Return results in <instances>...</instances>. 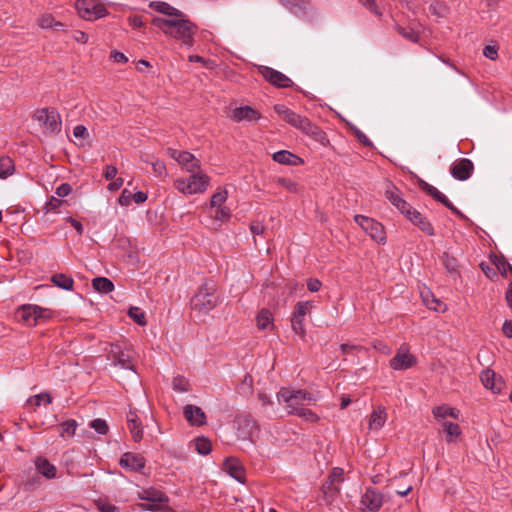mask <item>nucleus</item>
Instances as JSON below:
<instances>
[{
  "label": "nucleus",
  "instance_id": "f257e3e1",
  "mask_svg": "<svg viewBox=\"0 0 512 512\" xmlns=\"http://www.w3.org/2000/svg\"><path fill=\"white\" fill-rule=\"evenodd\" d=\"M155 11L166 15V18L155 17L152 24L159 28L165 35L181 41L183 45L192 47L194 35L198 27L181 10L164 1H153L149 5Z\"/></svg>",
  "mask_w": 512,
  "mask_h": 512
},
{
  "label": "nucleus",
  "instance_id": "f03ea898",
  "mask_svg": "<svg viewBox=\"0 0 512 512\" xmlns=\"http://www.w3.org/2000/svg\"><path fill=\"white\" fill-rule=\"evenodd\" d=\"M220 302L217 294V285L213 280L205 281L191 298L190 305L193 312L199 315H207Z\"/></svg>",
  "mask_w": 512,
  "mask_h": 512
},
{
  "label": "nucleus",
  "instance_id": "7ed1b4c3",
  "mask_svg": "<svg viewBox=\"0 0 512 512\" xmlns=\"http://www.w3.org/2000/svg\"><path fill=\"white\" fill-rule=\"evenodd\" d=\"M278 401L286 404L289 414H295L305 404L315 401L314 396L305 390H290L282 388L277 394Z\"/></svg>",
  "mask_w": 512,
  "mask_h": 512
},
{
  "label": "nucleus",
  "instance_id": "20e7f679",
  "mask_svg": "<svg viewBox=\"0 0 512 512\" xmlns=\"http://www.w3.org/2000/svg\"><path fill=\"white\" fill-rule=\"evenodd\" d=\"M188 179L178 178L174 181V187L183 194H197L206 191L209 186V177L201 171L190 173Z\"/></svg>",
  "mask_w": 512,
  "mask_h": 512
},
{
  "label": "nucleus",
  "instance_id": "39448f33",
  "mask_svg": "<svg viewBox=\"0 0 512 512\" xmlns=\"http://www.w3.org/2000/svg\"><path fill=\"white\" fill-rule=\"evenodd\" d=\"M15 318L18 322L26 326H36L41 321H46L50 318V312L47 309L41 308L37 305H23L15 312Z\"/></svg>",
  "mask_w": 512,
  "mask_h": 512
},
{
  "label": "nucleus",
  "instance_id": "423d86ee",
  "mask_svg": "<svg viewBox=\"0 0 512 512\" xmlns=\"http://www.w3.org/2000/svg\"><path fill=\"white\" fill-rule=\"evenodd\" d=\"M75 7L85 20L92 21L107 15L105 6L99 0H77Z\"/></svg>",
  "mask_w": 512,
  "mask_h": 512
},
{
  "label": "nucleus",
  "instance_id": "0eeeda50",
  "mask_svg": "<svg viewBox=\"0 0 512 512\" xmlns=\"http://www.w3.org/2000/svg\"><path fill=\"white\" fill-rule=\"evenodd\" d=\"M314 308L313 301H299L296 303L294 310L291 315V327L292 330L299 335L301 338H304L306 335V330L304 326L305 316Z\"/></svg>",
  "mask_w": 512,
  "mask_h": 512
},
{
  "label": "nucleus",
  "instance_id": "6e6552de",
  "mask_svg": "<svg viewBox=\"0 0 512 512\" xmlns=\"http://www.w3.org/2000/svg\"><path fill=\"white\" fill-rule=\"evenodd\" d=\"M34 119L53 134L61 131L62 122L59 113L53 108L38 109L34 114Z\"/></svg>",
  "mask_w": 512,
  "mask_h": 512
},
{
  "label": "nucleus",
  "instance_id": "1a4fd4ad",
  "mask_svg": "<svg viewBox=\"0 0 512 512\" xmlns=\"http://www.w3.org/2000/svg\"><path fill=\"white\" fill-rule=\"evenodd\" d=\"M386 502V497L377 488L367 487L360 499L361 509L365 512H377Z\"/></svg>",
  "mask_w": 512,
  "mask_h": 512
},
{
  "label": "nucleus",
  "instance_id": "9d476101",
  "mask_svg": "<svg viewBox=\"0 0 512 512\" xmlns=\"http://www.w3.org/2000/svg\"><path fill=\"white\" fill-rule=\"evenodd\" d=\"M354 220L374 241L377 243L385 242V231L381 223L363 215H356Z\"/></svg>",
  "mask_w": 512,
  "mask_h": 512
},
{
  "label": "nucleus",
  "instance_id": "9b49d317",
  "mask_svg": "<svg viewBox=\"0 0 512 512\" xmlns=\"http://www.w3.org/2000/svg\"><path fill=\"white\" fill-rule=\"evenodd\" d=\"M139 498L144 501L151 502L152 504L146 507L147 510L154 512H165L168 509L166 503L168 497L157 489H146L139 493Z\"/></svg>",
  "mask_w": 512,
  "mask_h": 512
},
{
  "label": "nucleus",
  "instance_id": "f8f14e48",
  "mask_svg": "<svg viewBox=\"0 0 512 512\" xmlns=\"http://www.w3.org/2000/svg\"><path fill=\"white\" fill-rule=\"evenodd\" d=\"M108 358L112 360V364L115 366H120L123 369L134 370L130 350H124L119 345L111 344L108 352Z\"/></svg>",
  "mask_w": 512,
  "mask_h": 512
},
{
  "label": "nucleus",
  "instance_id": "ddd939ff",
  "mask_svg": "<svg viewBox=\"0 0 512 512\" xmlns=\"http://www.w3.org/2000/svg\"><path fill=\"white\" fill-rule=\"evenodd\" d=\"M474 171V164L468 158H460L455 160L450 166V174L459 181L468 180Z\"/></svg>",
  "mask_w": 512,
  "mask_h": 512
},
{
  "label": "nucleus",
  "instance_id": "4468645a",
  "mask_svg": "<svg viewBox=\"0 0 512 512\" xmlns=\"http://www.w3.org/2000/svg\"><path fill=\"white\" fill-rule=\"evenodd\" d=\"M259 72L265 80L276 87L287 88L293 86V81L289 77L271 67L261 66Z\"/></svg>",
  "mask_w": 512,
  "mask_h": 512
},
{
  "label": "nucleus",
  "instance_id": "2eb2a0df",
  "mask_svg": "<svg viewBox=\"0 0 512 512\" xmlns=\"http://www.w3.org/2000/svg\"><path fill=\"white\" fill-rule=\"evenodd\" d=\"M404 216L422 232L429 236L435 235L434 228L430 221L412 206L404 213Z\"/></svg>",
  "mask_w": 512,
  "mask_h": 512
},
{
  "label": "nucleus",
  "instance_id": "dca6fc26",
  "mask_svg": "<svg viewBox=\"0 0 512 512\" xmlns=\"http://www.w3.org/2000/svg\"><path fill=\"white\" fill-rule=\"evenodd\" d=\"M145 458L139 453L126 452L119 461L122 468L133 472H139L145 467Z\"/></svg>",
  "mask_w": 512,
  "mask_h": 512
},
{
  "label": "nucleus",
  "instance_id": "f3484780",
  "mask_svg": "<svg viewBox=\"0 0 512 512\" xmlns=\"http://www.w3.org/2000/svg\"><path fill=\"white\" fill-rule=\"evenodd\" d=\"M480 379L485 388L490 389L493 393L498 394L502 391L505 383L501 377H498L493 370L486 369L481 375Z\"/></svg>",
  "mask_w": 512,
  "mask_h": 512
},
{
  "label": "nucleus",
  "instance_id": "a211bd4d",
  "mask_svg": "<svg viewBox=\"0 0 512 512\" xmlns=\"http://www.w3.org/2000/svg\"><path fill=\"white\" fill-rule=\"evenodd\" d=\"M225 471L237 480L239 483L244 484L246 481L245 469L242 463L234 457H228L224 461Z\"/></svg>",
  "mask_w": 512,
  "mask_h": 512
},
{
  "label": "nucleus",
  "instance_id": "6ab92c4d",
  "mask_svg": "<svg viewBox=\"0 0 512 512\" xmlns=\"http://www.w3.org/2000/svg\"><path fill=\"white\" fill-rule=\"evenodd\" d=\"M183 415L192 426H202L206 423V415L198 406L192 404L184 406Z\"/></svg>",
  "mask_w": 512,
  "mask_h": 512
},
{
  "label": "nucleus",
  "instance_id": "aec40b11",
  "mask_svg": "<svg viewBox=\"0 0 512 512\" xmlns=\"http://www.w3.org/2000/svg\"><path fill=\"white\" fill-rule=\"evenodd\" d=\"M34 465L39 474H41L46 479H55L57 477V468L55 465L50 463L44 457H36L34 460Z\"/></svg>",
  "mask_w": 512,
  "mask_h": 512
},
{
  "label": "nucleus",
  "instance_id": "412c9836",
  "mask_svg": "<svg viewBox=\"0 0 512 512\" xmlns=\"http://www.w3.org/2000/svg\"><path fill=\"white\" fill-rule=\"evenodd\" d=\"M127 427L130 431V434L132 436V439L135 442H139L143 438V429L141 426L140 419L136 412L130 411L127 414Z\"/></svg>",
  "mask_w": 512,
  "mask_h": 512
},
{
  "label": "nucleus",
  "instance_id": "4be33fe9",
  "mask_svg": "<svg viewBox=\"0 0 512 512\" xmlns=\"http://www.w3.org/2000/svg\"><path fill=\"white\" fill-rule=\"evenodd\" d=\"M260 118V113L250 106L235 108L232 112V119L235 122H241L243 120L252 122Z\"/></svg>",
  "mask_w": 512,
  "mask_h": 512
},
{
  "label": "nucleus",
  "instance_id": "5701e85b",
  "mask_svg": "<svg viewBox=\"0 0 512 512\" xmlns=\"http://www.w3.org/2000/svg\"><path fill=\"white\" fill-rule=\"evenodd\" d=\"M415 358L409 353L398 352L391 360L390 366L394 370H404L415 364Z\"/></svg>",
  "mask_w": 512,
  "mask_h": 512
},
{
  "label": "nucleus",
  "instance_id": "b1692460",
  "mask_svg": "<svg viewBox=\"0 0 512 512\" xmlns=\"http://www.w3.org/2000/svg\"><path fill=\"white\" fill-rule=\"evenodd\" d=\"M178 163L188 172L194 173L199 171L200 162L199 160L190 152L182 151V154H177Z\"/></svg>",
  "mask_w": 512,
  "mask_h": 512
},
{
  "label": "nucleus",
  "instance_id": "393cba45",
  "mask_svg": "<svg viewBox=\"0 0 512 512\" xmlns=\"http://www.w3.org/2000/svg\"><path fill=\"white\" fill-rule=\"evenodd\" d=\"M295 128L301 130L303 133L314 137L315 139H319L323 132L322 130L315 124H313L308 118L300 116Z\"/></svg>",
  "mask_w": 512,
  "mask_h": 512
},
{
  "label": "nucleus",
  "instance_id": "a878e982",
  "mask_svg": "<svg viewBox=\"0 0 512 512\" xmlns=\"http://www.w3.org/2000/svg\"><path fill=\"white\" fill-rule=\"evenodd\" d=\"M386 198L404 215L410 209L411 205L407 203L398 193L395 187L389 188L385 192Z\"/></svg>",
  "mask_w": 512,
  "mask_h": 512
},
{
  "label": "nucleus",
  "instance_id": "bb28decb",
  "mask_svg": "<svg viewBox=\"0 0 512 512\" xmlns=\"http://www.w3.org/2000/svg\"><path fill=\"white\" fill-rule=\"evenodd\" d=\"M386 420H387V413H386L385 408L378 407L370 415L368 428L370 430L378 431L384 426Z\"/></svg>",
  "mask_w": 512,
  "mask_h": 512
},
{
  "label": "nucleus",
  "instance_id": "cd10ccee",
  "mask_svg": "<svg viewBox=\"0 0 512 512\" xmlns=\"http://www.w3.org/2000/svg\"><path fill=\"white\" fill-rule=\"evenodd\" d=\"M273 160L284 165L297 166L303 163V160L297 155L287 151L281 150L273 154Z\"/></svg>",
  "mask_w": 512,
  "mask_h": 512
},
{
  "label": "nucleus",
  "instance_id": "c85d7f7f",
  "mask_svg": "<svg viewBox=\"0 0 512 512\" xmlns=\"http://www.w3.org/2000/svg\"><path fill=\"white\" fill-rule=\"evenodd\" d=\"M321 490L323 493L324 501L326 503H332L340 492V485L327 479L322 485Z\"/></svg>",
  "mask_w": 512,
  "mask_h": 512
},
{
  "label": "nucleus",
  "instance_id": "c756f323",
  "mask_svg": "<svg viewBox=\"0 0 512 512\" xmlns=\"http://www.w3.org/2000/svg\"><path fill=\"white\" fill-rule=\"evenodd\" d=\"M441 427L446 434L447 442H454L461 435V428L457 423L443 421Z\"/></svg>",
  "mask_w": 512,
  "mask_h": 512
},
{
  "label": "nucleus",
  "instance_id": "7c9ffc66",
  "mask_svg": "<svg viewBox=\"0 0 512 512\" xmlns=\"http://www.w3.org/2000/svg\"><path fill=\"white\" fill-rule=\"evenodd\" d=\"M432 413L434 417L437 419H445L446 417L458 419L460 414L458 409L446 405H441L433 408Z\"/></svg>",
  "mask_w": 512,
  "mask_h": 512
},
{
  "label": "nucleus",
  "instance_id": "2f4dec72",
  "mask_svg": "<svg viewBox=\"0 0 512 512\" xmlns=\"http://www.w3.org/2000/svg\"><path fill=\"white\" fill-rule=\"evenodd\" d=\"M280 4L287 8L291 13L297 15L306 9L310 0H279Z\"/></svg>",
  "mask_w": 512,
  "mask_h": 512
},
{
  "label": "nucleus",
  "instance_id": "473e14b6",
  "mask_svg": "<svg viewBox=\"0 0 512 512\" xmlns=\"http://www.w3.org/2000/svg\"><path fill=\"white\" fill-rule=\"evenodd\" d=\"M441 262L446 271L453 277L459 274L458 272V261L455 257L449 253L444 252L441 256Z\"/></svg>",
  "mask_w": 512,
  "mask_h": 512
},
{
  "label": "nucleus",
  "instance_id": "72a5a7b5",
  "mask_svg": "<svg viewBox=\"0 0 512 512\" xmlns=\"http://www.w3.org/2000/svg\"><path fill=\"white\" fill-rule=\"evenodd\" d=\"M51 281L55 286H57L61 289L68 290V291L73 289L74 281L71 277L67 276L66 274H63V273L54 274L51 277Z\"/></svg>",
  "mask_w": 512,
  "mask_h": 512
},
{
  "label": "nucleus",
  "instance_id": "f704fd0d",
  "mask_svg": "<svg viewBox=\"0 0 512 512\" xmlns=\"http://www.w3.org/2000/svg\"><path fill=\"white\" fill-rule=\"evenodd\" d=\"M93 288L100 293H109L113 291V282L106 277H97L92 280Z\"/></svg>",
  "mask_w": 512,
  "mask_h": 512
},
{
  "label": "nucleus",
  "instance_id": "c9c22d12",
  "mask_svg": "<svg viewBox=\"0 0 512 512\" xmlns=\"http://www.w3.org/2000/svg\"><path fill=\"white\" fill-rule=\"evenodd\" d=\"M272 320L273 319H272L271 312L267 309H262L258 313L257 318H256L257 326L260 330H265L269 326L273 327Z\"/></svg>",
  "mask_w": 512,
  "mask_h": 512
},
{
  "label": "nucleus",
  "instance_id": "e433bc0d",
  "mask_svg": "<svg viewBox=\"0 0 512 512\" xmlns=\"http://www.w3.org/2000/svg\"><path fill=\"white\" fill-rule=\"evenodd\" d=\"M14 170V162L10 157H0V178H6L12 175Z\"/></svg>",
  "mask_w": 512,
  "mask_h": 512
},
{
  "label": "nucleus",
  "instance_id": "4c0bfd02",
  "mask_svg": "<svg viewBox=\"0 0 512 512\" xmlns=\"http://www.w3.org/2000/svg\"><path fill=\"white\" fill-rule=\"evenodd\" d=\"M195 450L201 455H207L210 453L212 445L210 440L205 437H199L195 439Z\"/></svg>",
  "mask_w": 512,
  "mask_h": 512
},
{
  "label": "nucleus",
  "instance_id": "58836bf2",
  "mask_svg": "<svg viewBox=\"0 0 512 512\" xmlns=\"http://www.w3.org/2000/svg\"><path fill=\"white\" fill-rule=\"evenodd\" d=\"M429 11L432 15L436 16L437 18H442L447 14L448 7L444 2L435 1L430 5Z\"/></svg>",
  "mask_w": 512,
  "mask_h": 512
},
{
  "label": "nucleus",
  "instance_id": "ea45409f",
  "mask_svg": "<svg viewBox=\"0 0 512 512\" xmlns=\"http://www.w3.org/2000/svg\"><path fill=\"white\" fill-rule=\"evenodd\" d=\"M77 422L73 419L67 420L61 424V437H72L75 434Z\"/></svg>",
  "mask_w": 512,
  "mask_h": 512
},
{
  "label": "nucleus",
  "instance_id": "a19ab883",
  "mask_svg": "<svg viewBox=\"0 0 512 512\" xmlns=\"http://www.w3.org/2000/svg\"><path fill=\"white\" fill-rule=\"evenodd\" d=\"M228 193L226 190H221L214 193L210 200V208L214 209L222 207V204L227 200Z\"/></svg>",
  "mask_w": 512,
  "mask_h": 512
},
{
  "label": "nucleus",
  "instance_id": "79ce46f5",
  "mask_svg": "<svg viewBox=\"0 0 512 512\" xmlns=\"http://www.w3.org/2000/svg\"><path fill=\"white\" fill-rule=\"evenodd\" d=\"M52 401V398L50 394L48 393H40L38 395L32 396L28 399L27 405L29 406H40L42 402H45L46 404H50Z\"/></svg>",
  "mask_w": 512,
  "mask_h": 512
},
{
  "label": "nucleus",
  "instance_id": "37998d69",
  "mask_svg": "<svg viewBox=\"0 0 512 512\" xmlns=\"http://www.w3.org/2000/svg\"><path fill=\"white\" fill-rule=\"evenodd\" d=\"M128 315L137 324L144 326L146 325L145 313L138 307H131L128 311Z\"/></svg>",
  "mask_w": 512,
  "mask_h": 512
},
{
  "label": "nucleus",
  "instance_id": "c03bdc74",
  "mask_svg": "<svg viewBox=\"0 0 512 512\" xmlns=\"http://www.w3.org/2000/svg\"><path fill=\"white\" fill-rule=\"evenodd\" d=\"M277 184L285 188L287 191L291 193H298L299 187L298 184L293 181L292 179L285 178V177H279L277 179Z\"/></svg>",
  "mask_w": 512,
  "mask_h": 512
},
{
  "label": "nucleus",
  "instance_id": "a18cd8bd",
  "mask_svg": "<svg viewBox=\"0 0 512 512\" xmlns=\"http://www.w3.org/2000/svg\"><path fill=\"white\" fill-rule=\"evenodd\" d=\"M188 386L189 384L185 377L178 375L173 378L172 387L175 391L187 392L189 389Z\"/></svg>",
  "mask_w": 512,
  "mask_h": 512
},
{
  "label": "nucleus",
  "instance_id": "49530a36",
  "mask_svg": "<svg viewBox=\"0 0 512 512\" xmlns=\"http://www.w3.org/2000/svg\"><path fill=\"white\" fill-rule=\"evenodd\" d=\"M397 31L405 39H407L411 42H418V40H419L418 33L416 31H414L412 28H405V27L398 26Z\"/></svg>",
  "mask_w": 512,
  "mask_h": 512
},
{
  "label": "nucleus",
  "instance_id": "de8ad7c7",
  "mask_svg": "<svg viewBox=\"0 0 512 512\" xmlns=\"http://www.w3.org/2000/svg\"><path fill=\"white\" fill-rule=\"evenodd\" d=\"M89 426L101 435H105L109 429L106 421L100 418L92 420Z\"/></svg>",
  "mask_w": 512,
  "mask_h": 512
},
{
  "label": "nucleus",
  "instance_id": "09e8293b",
  "mask_svg": "<svg viewBox=\"0 0 512 512\" xmlns=\"http://www.w3.org/2000/svg\"><path fill=\"white\" fill-rule=\"evenodd\" d=\"M215 209V215H214V218L215 220H218V221H227L230 216H231V212L229 210V208L227 207H217V208H214Z\"/></svg>",
  "mask_w": 512,
  "mask_h": 512
},
{
  "label": "nucleus",
  "instance_id": "8fccbe9b",
  "mask_svg": "<svg viewBox=\"0 0 512 512\" xmlns=\"http://www.w3.org/2000/svg\"><path fill=\"white\" fill-rule=\"evenodd\" d=\"M295 415H298L301 418H304L307 421L315 422L318 420V416L310 409L300 408Z\"/></svg>",
  "mask_w": 512,
  "mask_h": 512
},
{
  "label": "nucleus",
  "instance_id": "3c124183",
  "mask_svg": "<svg viewBox=\"0 0 512 512\" xmlns=\"http://www.w3.org/2000/svg\"><path fill=\"white\" fill-rule=\"evenodd\" d=\"M354 135L356 136L357 140L365 147H372L373 143L371 140L358 128L353 127L352 128Z\"/></svg>",
  "mask_w": 512,
  "mask_h": 512
},
{
  "label": "nucleus",
  "instance_id": "603ef678",
  "mask_svg": "<svg viewBox=\"0 0 512 512\" xmlns=\"http://www.w3.org/2000/svg\"><path fill=\"white\" fill-rule=\"evenodd\" d=\"M64 201L60 200L58 197L51 196L50 199L45 204L46 212L55 211L58 209Z\"/></svg>",
  "mask_w": 512,
  "mask_h": 512
},
{
  "label": "nucleus",
  "instance_id": "864d4df0",
  "mask_svg": "<svg viewBox=\"0 0 512 512\" xmlns=\"http://www.w3.org/2000/svg\"><path fill=\"white\" fill-rule=\"evenodd\" d=\"M366 9L371 13L381 16V11L378 9L375 0H358Z\"/></svg>",
  "mask_w": 512,
  "mask_h": 512
},
{
  "label": "nucleus",
  "instance_id": "5fc2aeb1",
  "mask_svg": "<svg viewBox=\"0 0 512 512\" xmlns=\"http://www.w3.org/2000/svg\"><path fill=\"white\" fill-rule=\"evenodd\" d=\"M343 474L344 471L342 468H334L332 472L330 473L328 480L332 482H336V484L340 485L341 482H343Z\"/></svg>",
  "mask_w": 512,
  "mask_h": 512
},
{
  "label": "nucleus",
  "instance_id": "6e6d98bb",
  "mask_svg": "<svg viewBox=\"0 0 512 512\" xmlns=\"http://www.w3.org/2000/svg\"><path fill=\"white\" fill-rule=\"evenodd\" d=\"M483 55L490 60H496L498 57V48L495 45H487L483 49Z\"/></svg>",
  "mask_w": 512,
  "mask_h": 512
},
{
  "label": "nucleus",
  "instance_id": "4d7b16f0",
  "mask_svg": "<svg viewBox=\"0 0 512 512\" xmlns=\"http://www.w3.org/2000/svg\"><path fill=\"white\" fill-rule=\"evenodd\" d=\"M152 169L155 175L157 176H163L166 174V166L164 162L160 160H156L152 162Z\"/></svg>",
  "mask_w": 512,
  "mask_h": 512
},
{
  "label": "nucleus",
  "instance_id": "13d9d810",
  "mask_svg": "<svg viewBox=\"0 0 512 512\" xmlns=\"http://www.w3.org/2000/svg\"><path fill=\"white\" fill-rule=\"evenodd\" d=\"M428 195H430L432 198H434L436 201L440 202L441 204H443L444 202L447 201V197L441 193L436 187L432 186L431 189H429V193Z\"/></svg>",
  "mask_w": 512,
  "mask_h": 512
},
{
  "label": "nucleus",
  "instance_id": "bf43d9fd",
  "mask_svg": "<svg viewBox=\"0 0 512 512\" xmlns=\"http://www.w3.org/2000/svg\"><path fill=\"white\" fill-rule=\"evenodd\" d=\"M54 22H55V19L51 15H48V14L43 15L39 19V25L44 29L54 27Z\"/></svg>",
  "mask_w": 512,
  "mask_h": 512
},
{
  "label": "nucleus",
  "instance_id": "052dcab7",
  "mask_svg": "<svg viewBox=\"0 0 512 512\" xmlns=\"http://www.w3.org/2000/svg\"><path fill=\"white\" fill-rule=\"evenodd\" d=\"M71 186L68 183H62L56 188L55 194L58 198L65 197L71 193Z\"/></svg>",
  "mask_w": 512,
  "mask_h": 512
},
{
  "label": "nucleus",
  "instance_id": "680f3d73",
  "mask_svg": "<svg viewBox=\"0 0 512 512\" xmlns=\"http://www.w3.org/2000/svg\"><path fill=\"white\" fill-rule=\"evenodd\" d=\"M131 200L132 193L129 190L124 189L119 197V204L121 206H128L131 203Z\"/></svg>",
  "mask_w": 512,
  "mask_h": 512
},
{
  "label": "nucleus",
  "instance_id": "e2e57ef3",
  "mask_svg": "<svg viewBox=\"0 0 512 512\" xmlns=\"http://www.w3.org/2000/svg\"><path fill=\"white\" fill-rule=\"evenodd\" d=\"M72 38L79 42V43H87L88 42V34H86L85 32L83 31H80V30H75L72 34Z\"/></svg>",
  "mask_w": 512,
  "mask_h": 512
},
{
  "label": "nucleus",
  "instance_id": "0e129e2a",
  "mask_svg": "<svg viewBox=\"0 0 512 512\" xmlns=\"http://www.w3.org/2000/svg\"><path fill=\"white\" fill-rule=\"evenodd\" d=\"M443 205L459 218L466 219V216L457 207H455L449 199H447V201L444 202Z\"/></svg>",
  "mask_w": 512,
  "mask_h": 512
},
{
  "label": "nucleus",
  "instance_id": "69168bd1",
  "mask_svg": "<svg viewBox=\"0 0 512 512\" xmlns=\"http://www.w3.org/2000/svg\"><path fill=\"white\" fill-rule=\"evenodd\" d=\"M73 135L76 138H86L88 136L87 128L83 125H77L73 129Z\"/></svg>",
  "mask_w": 512,
  "mask_h": 512
},
{
  "label": "nucleus",
  "instance_id": "338daca9",
  "mask_svg": "<svg viewBox=\"0 0 512 512\" xmlns=\"http://www.w3.org/2000/svg\"><path fill=\"white\" fill-rule=\"evenodd\" d=\"M250 231L254 235H262L265 231V227L260 222H252L250 225Z\"/></svg>",
  "mask_w": 512,
  "mask_h": 512
},
{
  "label": "nucleus",
  "instance_id": "774afa93",
  "mask_svg": "<svg viewBox=\"0 0 512 512\" xmlns=\"http://www.w3.org/2000/svg\"><path fill=\"white\" fill-rule=\"evenodd\" d=\"M98 509L100 512H117L118 511V508L113 505V504H110V503H99L98 504Z\"/></svg>",
  "mask_w": 512,
  "mask_h": 512
}]
</instances>
